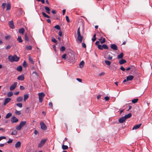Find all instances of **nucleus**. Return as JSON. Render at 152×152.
<instances>
[{
  "instance_id": "1",
  "label": "nucleus",
  "mask_w": 152,
  "mask_h": 152,
  "mask_svg": "<svg viewBox=\"0 0 152 152\" xmlns=\"http://www.w3.org/2000/svg\"><path fill=\"white\" fill-rule=\"evenodd\" d=\"M8 59L10 61L12 62L14 61H18L19 59L20 58L15 55L13 56H9L8 57Z\"/></svg>"
},
{
  "instance_id": "2",
  "label": "nucleus",
  "mask_w": 152,
  "mask_h": 152,
  "mask_svg": "<svg viewBox=\"0 0 152 152\" xmlns=\"http://www.w3.org/2000/svg\"><path fill=\"white\" fill-rule=\"evenodd\" d=\"M26 124V121H22L20 123L19 125L17 126L16 127V129L19 131L21 129L22 127H23Z\"/></svg>"
},
{
  "instance_id": "3",
  "label": "nucleus",
  "mask_w": 152,
  "mask_h": 152,
  "mask_svg": "<svg viewBox=\"0 0 152 152\" xmlns=\"http://www.w3.org/2000/svg\"><path fill=\"white\" fill-rule=\"evenodd\" d=\"M77 39L79 41L80 43L82 42L83 37L81 35L80 33V28H78L77 30Z\"/></svg>"
},
{
  "instance_id": "4",
  "label": "nucleus",
  "mask_w": 152,
  "mask_h": 152,
  "mask_svg": "<svg viewBox=\"0 0 152 152\" xmlns=\"http://www.w3.org/2000/svg\"><path fill=\"white\" fill-rule=\"evenodd\" d=\"M39 102L42 103L43 101V98L45 96V94L43 92H41L38 94Z\"/></svg>"
},
{
  "instance_id": "5",
  "label": "nucleus",
  "mask_w": 152,
  "mask_h": 152,
  "mask_svg": "<svg viewBox=\"0 0 152 152\" xmlns=\"http://www.w3.org/2000/svg\"><path fill=\"white\" fill-rule=\"evenodd\" d=\"M98 48L100 50H102L103 48L105 49H108L107 45L105 44H103L102 45H98Z\"/></svg>"
},
{
  "instance_id": "6",
  "label": "nucleus",
  "mask_w": 152,
  "mask_h": 152,
  "mask_svg": "<svg viewBox=\"0 0 152 152\" xmlns=\"http://www.w3.org/2000/svg\"><path fill=\"white\" fill-rule=\"evenodd\" d=\"M46 141V139H44L41 140L40 142L38 145V147H41L43 145Z\"/></svg>"
},
{
  "instance_id": "7",
  "label": "nucleus",
  "mask_w": 152,
  "mask_h": 152,
  "mask_svg": "<svg viewBox=\"0 0 152 152\" xmlns=\"http://www.w3.org/2000/svg\"><path fill=\"white\" fill-rule=\"evenodd\" d=\"M40 125L41 126V129L43 130H46L47 129V127L45 124L43 122H40Z\"/></svg>"
},
{
  "instance_id": "8",
  "label": "nucleus",
  "mask_w": 152,
  "mask_h": 152,
  "mask_svg": "<svg viewBox=\"0 0 152 152\" xmlns=\"http://www.w3.org/2000/svg\"><path fill=\"white\" fill-rule=\"evenodd\" d=\"M17 83L15 82L10 87V90L11 91L13 90L16 87Z\"/></svg>"
},
{
  "instance_id": "9",
  "label": "nucleus",
  "mask_w": 152,
  "mask_h": 152,
  "mask_svg": "<svg viewBox=\"0 0 152 152\" xmlns=\"http://www.w3.org/2000/svg\"><path fill=\"white\" fill-rule=\"evenodd\" d=\"M18 121V119L15 116H12L11 119L12 123H16Z\"/></svg>"
},
{
  "instance_id": "10",
  "label": "nucleus",
  "mask_w": 152,
  "mask_h": 152,
  "mask_svg": "<svg viewBox=\"0 0 152 152\" xmlns=\"http://www.w3.org/2000/svg\"><path fill=\"white\" fill-rule=\"evenodd\" d=\"M111 48L113 50H118V47L115 44H112L111 45Z\"/></svg>"
},
{
  "instance_id": "11",
  "label": "nucleus",
  "mask_w": 152,
  "mask_h": 152,
  "mask_svg": "<svg viewBox=\"0 0 152 152\" xmlns=\"http://www.w3.org/2000/svg\"><path fill=\"white\" fill-rule=\"evenodd\" d=\"M10 27L11 28L13 29L14 28L15 26L14 25L13 22L12 20H11L9 22V23Z\"/></svg>"
},
{
  "instance_id": "12",
  "label": "nucleus",
  "mask_w": 152,
  "mask_h": 152,
  "mask_svg": "<svg viewBox=\"0 0 152 152\" xmlns=\"http://www.w3.org/2000/svg\"><path fill=\"white\" fill-rule=\"evenodd\" d=\"M24 77L23 75H20L17 77V79L19 80L23 81L24 80Z\"/></svg>"
},
{
  "instance_id": "13",
  "label": "nucleus",
  "mask_w": 152,
  "mask_h": 152,
  "mask_svg": "<svg viewBox=\"0 0 152 152\" xmlns=\"http://www.w3.org/2000/svg\"><path fill=\"white\" fill-rule=\"evenodd\" d=\"M11 99L9 98H6L4 102V105H5L6 104L8 103L9 102L11 101Z\"/></svg>"
},
{
  "instance_id": "14",
  "label": "nucleus",
  "mask_w": 152,
  "mask_h": 152,
  "mask_svg": "<svg viewBox=\"0 0 152 152\" xmlns=\"http://www.w3.org/2000/svg\"><path fill=\"white\" fill-rule=\"evenodd\" d=\"M126 119H125L124 117H122L121 118H120L119 119V122L120 123H122L124 122Z\"/></svg>"
},
{
  "instance_id": "15",
  "label": "nucleus",
  "mask_w": 152,
  "mask_h": 152,
  "mask_svg": "<svg viewBox=\"0 0 152 152\" xmlns=\"http://www.w3.org/2000/svg\"><path fill=\"white\" fill-rule=\"evenodd\" d=\"M134 78V77L132 75H129L126 78L127 81H131Z\"/></svg>"
},
{
  "instance_id": "16",
  "label": "nucleus",
  "mask_w": 152,
  "mask_h": 152,
  "mask_svg": "<svg viewBox=\"0 0 152 152\" xmlns=\"http://www.w3.org/2000/svg\"><path fill=\"white\" fill-rule=\"evenodd\" d=\"M141 124H137L134 126L132 128V130L136 129L138 128H139L141 125Z\"/></svg>"
},
{
  "instance_id": "17",
  "label": "nucleus",
  "mask_w": 152,
  "mask_h": 152,
  "mask_svg": "<svg viewBox=\"0 0 152 152\" xmlns=\"http://www.w3.org/2000/svg\"><path fill=\"white\" fill-rule=\"evenodd\" d=\"M21 145V142L20 141H18L15 144V147L16 148H19Z\"/></svg>"
},
{
  "instance_id": "18",
  "label": "nucleus",
  "mask_w": 152,
  "mask_h": 152,
  "mask_svg": "<svg viewBox=\"0 0 152 152\" xmlns=\"http://www.w3.org/2000/svg\"><path fill=\"white\" fill-rule=\"evenodd\" d=\"M132 69V70H134L135 69V67L134 65L131 66L128 68H126L125 70L127 71L129 70V69Z\"/></svg>"
},
{
  "instance_id": "19",
  "label": "nucleus",
  "mask_w": 152,
  "mask_h": 152,
  "mask_svg": "<svg viewBox=\"0 0 152 152\" xmlns=\"http://www.w3.org/2000/svg\"><path fill=\"white\" fill-rule=\"evenodd\" d=\"M24 32L25 30L23 28H21L19 30V32L22 35L24 34Z\"/></svg>"
},
{
  "instance_id": "20",
  "label": "nucleus",
  "mask_w": 152,
  "mask_h": 152,
  "mask_svg": "<svg viewBox=\"0 0 152 152\" xmlns=\"http://www.w3.org/2000/svg\"><path fill=\"white\" fill-rule=\"evenodd\" d=\"M132 116V114L131 113H129L126 115L124 116V118H125V119H128V118H130Z\"/></svg>"
},
{
  "instance_id": "21",
  "label": "nucleus",
  "mask_w": 152,
  "mask_h": 152,
  "mask_svg": "<svg viewBox=\"0 0 152 152\" xmlns=\"http://www.w3.org/2000/svg\"><path fill=\"white\" fill-rule=\"evenodd\" d=\"M84 62L83 61H82L79 64V67L80 68H82L83 67Z\"/></svg>"
},
{
  "instance_id": "22",
  "label": "nucleus",
  "mask_w": 152,
  "mask_h": 152,
  "mask_svg": "<svg viewBox=\"0 0 152 152\" xmlns=\"http://www.w3.org/2000/svg\"><path fill=\"white\" fill-rule=\"evenodd\" d=\"M16 69L18 71L21 72L22 70V66H19L17 67Z\"/></svg>"
},
{
  "instance_id": "23",
  "label": "nucleus",
  "mask_w": 152,
  "mask_h": 152,
  "mask_svg": "<svg viewBox=\"0 0 152 152\" xmlns=\"http://www.w3.org/2000/svg\"><path fill=\"white\" fill-rule=\"evenodd\" d=\"M126 62V61L124 59H122L119 61V63L121 64H122Z\"/></svg>"
},
{
  "instance_id": "24",
  "label": "nucleus",
  "mask_w": 152,
  "mask_h": 152,
  "mask_svg": "<svg viewBox=\"0 0 152 152\" xmlns=\"http://www.w3.org/2000/svg\"><path fill=\"white\" fill-rule=\"evenodd\" d=\"M45 10L46 11V12H47V13H48V14H50V10L49 7H45Z\"/></svg>"
},
{
  "instance_id": "25",
  "label": "nucleus",
  "mask_w": 152,
  "mask_h": 152,
  "mask_svg": "<svg viewBox=\"0 0 152 152\" xmlns=\"http://www.w3.org/2000/svg\"><path fill=\"white\" fill-rule=\"evenodd\" d=\"M23 99V98L21 96H19L17 98V102H21Z\"/></svg>"
},
{
  "instance_id": "26",
  "label": "nucleus",
  "mask_w": 152,
  "mask_h": 152,
  "mask_svg": "<svg viewBox=\"0 0 152 152\" xmlns=\"http://www.w3.org/2000/svg\"><path fill=\"white\" fill-rule=\"evenodd\" d=\"M123 54L122 53H121L120 54L118 55V59H121L123 58Z\"/></svg>"
},
{
  "instance_id": "27",
  "label": "nucleus",
  "mask_w": 152,
  "mask_h": 152,
  "mask_svg": "<svg viewBox=\"0 0 152 152\" xmlns=\"http://www.w3.org/2000/svg\"><path fill=\"white\" fill-rule=\"evenodd\" d=\"M12 114L11 113H8L7 114L5 117V118H9L10 117L12 116Z\"/></svg>"
},
{
  "instance_id": "28",
  "label": "nucleus",
  "mask_w": 152,
  "mask_h": 152,
  "mask_svg": "<svg viewBox=\"0 0 152 152\" xmlns=\"http://www.w3.org/2000/svg\"><path fill=\"white\" fill-rule=\"evenodd\" d=\"M10 8H11L10 4H7V6H6V10H9L10 9Z\"/></svg>"
},
{
  "instance_id": "29",
  "label": "nucleus",
  "mask_w": 152,
  "mask_h": 152,
  "mask_svg": "<svg viewBox=\"0 0 152 152\" xmlns=\"http://www.w3.org/2000/svg\"><path fill=\"white\" fill-rule=\"evenodd\" d=\"M28 59L29 61L32 64H34V61L33 60V58L29 56L28 57Z\"/></svg>"
},
{
  "instance_id": "30",
  "label": "nucleus",
  "mask_w": 152,
  "mask_h": 152,
  "mask_svg": "<svg viewBox=\"0 0 152 152\" xmlns=\"http://www.w3.org/2000/svg\"><path fill=\"white\" fill-rule=\"evenodd\" d=\"M42 15L45 17L47 18H50V16L46 14L45 12H42Z\"/></svg>"
},
{
  "instance_id": "31",
  "label": "nucleus",
  "mask_w": 152,
  "mask_h": 152,
  "mask_svg": "<svg viewBox=\"0 0 152 152\" xmlns=\"http://www.w3.org/2000/svg\"><path fill=\"white\" fill-rule=\"evenodd\" d=\"M62 148L63 150H66L68 148V147L66 145H63L62 146Z\"/></svg>"
},
{
  "instance_id": "32",
  "label": "nucleus",
  "mask_w": 152,
  "mask_h": 152,
  "mask_svg": "<svg viewBox=\"0 0 152 152\" xmlns=\"http://www.w3.org/2000/svg\"><path fill=\"white\" fill-rule=\"evenodd\" d=\"M13 95V93L12 91L9 92L7 94V96L8 97H10L12 96Z\"/></svg>"
},
{
  "instance_id": "33",
  "label": "nucleus",
  "mask_w": 152,
  "mask_h": 152,
  "mask_svg": "<svg viewBox=\"0 0 152 152\" xmlns=\"http://www.w3.org/2000/svg\"><path fill=\"white\" fill-rule=\"evenodd\" d=\"M18 41L19 42H23V40L21 38V37L20 36H18V38L17 39Z\"/></svg>"
},
{
  "instance_id": "34",
  "label": "nucleus",
  "mask_w": 152,
  "mask_h": 152,
  "mask_svg": "<svg viewBox=\"0 0 152 152\" xmlns=\"http://www.w3.org/2000/svg\"><path fill=\"white\" fill-rule=\"evenodd\" d=\"M66 56L67 54L66 53H64L63 54V55L62 56L61 58L64 59V60H66Z\"/></svg>"
},
{
  "instance_id": "35",
  "label": "nucleus",
  "mask_w": 152,
  "mask_h": 152,
  "mask_svg": "<svg viewBox=\"0 0 152 152\" xmlns=\"http://www.w3.org/2000/svg\"><path fill=\"white\" fill-rule=\"evenodd\" d=\"M104 62L107 65L110 66L111 64V62L109 61L105 60Z\"/></svg>"
},
{
  "instance_id": "36",
  "label": "nucleus",
  "mask_w": 152,
  "mask_h": 152,
  "mask_svg": "<svg viewBox=\"0 0 152 152\" xmlns=\"http://www.w3.org/2000/svg\"><path fill=\"white\" fill-rule=\"evenodd\" d=\"M28 95L27 94H26L24 95V101H25L28 98Z\"/></svg>"
},
{
  "instance_id": "37",
  "label": "nucleus",
  "mask_w": 152,
  "mask_h": 152,
  "mask_svg": "<svg viewBox=\"0 0 152 152\" xmlns=\"http://www.w3.org/2000/svg\"><path fill=\"white\" fill-rule=\"evenodd\" d=\"M18 133L17 131L16 130H14L11 133V134L12 135H15L17 134Z\"/></svg>"
},
{
  "instance_id": "38",
  "label": "nucleus",
  "mask_w": 152,
  "mask_h": 152,
  "mask_svg": "<svg viewBox=\"0 0 152 152\" xmlns=\"http://www.w3.org/2000/svg\"><path fill=\"white\" fill-rule=\"evenodd\" d=\"M32 47L31 46H27L26 47V49L28 50H31L32 49Z\"/></svg>"
},
{
  "instance_id": "39",
  "label": "nucleus",
  "mask_w": 152,
  "mask_h": 152,
  "mask_svg": "<svg viewBox=\"0 0 152 152\" xmlns=\"http://www.w3.org/2000/svg\"><path fill=\"white\" fill-rule=\"evenodd\" d=\"M65 50V48L63 46L61 47L60 48V50L61 51H63Z\"/></svg>"
},
{
  "instance_id": "40",
  "label": "nucleus",
  "mask_w": 152,
  "mask_h": 152,
  "mask_svg": "<svg viewBox=\"0 0 152 152\" xmlns=\"http://www.w3.org/2000/svg\"><path fill=\"white\" fill-rule=\"evenodd\" d=\"M138 99H134L132 100V102L133 103H134V104L135 103L137 102V101H138Z\"/></svg>"
},
{
  "instance_id": "41",
  "label": "nucleus",
  "mask_w": 152,
  "mask_h": 152,
  "mask_svg": "<svg viewBox=\"0 0 152 152\" xmlns=\"http://www.w3.org/2000/svg\"><path fill=\"white\" fill-rule=\"evenodd\" d=\"M54 28L56 29L60 30L61 29L60 27L58 25H56L54 26Z\"/></svg>"
},
{
  "instance_id": "42",
  "label": "nucleus",
  "mask_w": 152,
  "mask_h": 152,
  "mask_svg": "<svg viewBox=\"0 0 152 152\" xmlns=\"http://www.w3.org/2000/svg\"><path fill=\"white\" fill-rule=\"evenodd\" d=\"M16 105L20 108L22 107V104L21 103H18L16 104Z\"/></svg>"
},
{
  "instance_id": "43",
  "label": "nucleus",
  "mask_w": 152,
  "mask_h": 152,
  "mask_svg": "<svg viewBox=\"0 0 152 152\" xmlns=\"http://www.w3.org/2000/svg\"><path fill=\"white\" fill-rule=\"evenodd\" d=\"M25 39L26 41H29V38L27 37L26 34L25 35Z\"/></svg>"
},
{
  "instance_id": "44",
  "label": "nucleus",
  "mask_w": 152,
  "mask_h": 152,
  "mask_svg": "<svg viewBox=\"0 0 152 152\" xmlns=\"http://www.w3.org/2000/svg\"><path fill=\"white\" fill-rule=\"evenodd\" d=\"M15 113L16 115H19L20 114V112L19 111L16 110L15 111Z\"/></svg>"
},
{
  "instance_id": "45",
  "label": "nucleus",
  "mask_w": 152,
  "mask_h": 152,
  "mask_svg": "<svg viewBox=\"0 0 152 152\" xmlns=\"http://www.w3.org/2000/svg\"><path fill=\"white\" fill-rule=\"evenodd\" d=\"M27 63L25 61H24L23 63V65L24 67H26L27 66Z\"/></svg>"
},
{
  "instance_id": "46",
  "label": "nucleus",
  "mask_w": 152,
  "mask_h": 152,
  "mask_svg": "<svg viewBox=\"0 0 152 152\" xmlns=\"http://www.w3.org/2000/svg\"><path fill=\"white\" fill-rule=\"evenodd\" d=\"M96 34H95L93 36V38H92V40L93 42L96 39Z\"/></svg>"
},
{
  "instance_id": "47",
  "label": "nucleus",
  "mask_w": 152,
  "mask_h": 152,
  "mask_svg": "<svg viewBox=\"0 0 152 152\" xmlns=\"http://www.w3.org/2000/svg\"><path fill=\"white\" fill-rule=\"evenodd\" d=\"M13 141V140L11 139H9V140L8 141H7V143H11Z\"/></svg>"
},
{
  "instance_id": "48",
  "label": "nucleus",
  "mask_w": 152,
  "mask_h": 152,
  "mask_svg": "<svg viewBox=\"0 0 152 152\" xmlns=\"http://www.w3.org/2000/svg\"><path fill=\"white\" fill-rule=\"evenodd\" d=\"M51 40L53 42L55 43H56L57 42L56 40L54 38H52V39Z\"/></svg>"
},
{
  "instance_id": "49",
  "label": "nucleus",
  "mask_w": 152,
  "mask_h": 152,
  "mask_svg": "<svg viewBox=\"0 0 152 152\" xmlns=\"http://www.w3.org/2000/svg\"><path fill=\"white\" fill-rule=\"evenodd\" d=\"M107 59L109 60H111L112 59V57L110 55H108L107 57Z\"/></svg>"
},
{
  "instance_id": "50",
  "label": "nucleus",
  "mask_w": 152,
  "mask_h": 152,
  "mask_svg": "<svg viewBox=\"0 0 152 152\" xmlns=\"http://www.w3.org/2000/svg\"><path fill=\"white\" fill-rule=\"evenodd\" d=\"M6 137L5 136L0 137V141L3 139H6Z\"/></svg>"
},
{
  "instance_id": "51",
  "label": "nucleus",
  "mask_w": 152,
  "mask_h": 152,
  "mask_svg": "<svg viewBox=\"0 0 152 152\" xmlns=\"http://www.w3.org/2000/svg\"><path fill=\"white\" fill-rule=\"evenodd\" d=\"M32 75L35 74V75H36V76H37V77H38V76H39L38 74L35 71L33 72L32 73Z\"/></svg>"
},
{
  "instance_id": "52",
  "label": "nucleus",
  "mask_w": 152,
  "mask_h": 152,
  "mask_svg": "<svg viewBox=\"0 0 152 152\" xmlns=\"http://www.w3.org/2000/svg\"><path fill=\"white\" fill-rule=\"evenodd\" d=\"M6 5V4L5 3H3L2 4L1 6L3 9H4Z\"/></svg>"
},
{
  "instance_id": "53",
  "label": "nucleus",
  "mask_w": 152,
  "mask_h": 152,
  "mask_svg": "<svg viewBox=\"0 0 152 152\" xmlns=\"http://www.w3.org/2000/svg\"><path fill=\"white\" fill-rule=\"evenodd\" d=\"M120 69L123 71H125V69L122 66H121V67H120Z\"/></svg>"
},
{
  "instance_id": "54",
  "label": "nucleus",
  "mask_w": 152,
  "mask_h": 152,
  "mask_svg": "<svg viewBox=\"0 0 152 152\" xmlns=\"http://www.w3.org/2000/svg\"><path fill=\"white\" fill-rule=\"evenodd\" d=\"M105 41V39L104 38H103V39L100 42L101 44L103 43Z\"/></svg>"
},
{
  "instance_id": "55",
  "label": "nucleus",
  "mask_w": 152,
  "mask_h": 152,
  "mask_svg": "<svg viewBox=\"0 0 152 152\" xmlns=\"http://www.w3.org/2000/svg\"><path fill=\"white\" fill-rule=\"evenodd\" d=\"M104 99L106 101H107L109 100V97L108 96H106L105 97Z\"/></svg>"
},
{
  "instance_id": "56",
  "label": "nucleus",
  "mask_w": 152,
  "mask_h": 152,
  "mask_svg": "<svg viewBox=\"0 0 152 152\" xmlns=\"http://www.w3.org/2000/svg\"><path fill=\"white\" fill-rule=\"evenodd\" d=\"M82 46L83 48H86V44L85 43H82Z\"/></svg>"
},
{
  "instance_id": "57",
  "label": "nucleus",
  "mask_w": 152,
  "mask_h": 152,
  "mask_svg": "<svg viewBox=\"0 0 152 152\" xmlns=\"http://www.w3.org/2000/svg\"><path fill=\"white\" fill-rule=\"evenodd\" d=\"M66 20L68 22H69L70 21L69 19V18L68 16H66Z\"/></svg>"
},
{
  "instance_id": "58",
  "label": "nucleus",
  "mask_w": 152,
  "mask_h": 152,
  "mask_svg": "<svg viewBox=\"0 0 152 152\" xmlns=\"http://www.w3.org/2000/svg\"><path fill=\"white\" fill-rule=\"evenodd\" d=\"M37 0L38 1H41L43 4H44L45 2V1L44 0Z\"/></svg>"
},
{
  "instance_id": "59",
  "label": "nucleus",
  "mask_w": 152,
  "mask_h": 152,
  "mask_svg": "<svg viewBox=\"0 0 152 152\" xmlns=\"http://www.w3.org/2000/svg\"><path fill=\"white\" fill-rule=\"evenodd\" d=\"M20 89L22 90H23L25 89V87L23 86H20Z\"/></svg>"
},
{
  "instance_id": "60",
  "label": "nucleus",
  "mask_w": 152,
  "mask_h": 152,
  "mask_svg": "<svg viewBox=\"0 0 152 152\" xmlns=\"http://www.w3.org/2000/svg\"><path fill=\"white\" fill-rule=\"evenodd\" d=\"M7 144V142L0 144V147H3L5 145Z\"/></svg>"
},
{
  "instance_id": "61",
  "label": "nucleus",
  "mask_w": 152,
  "mask_h": 152,
  "mask_svg": "<svg viewBox=\"0 0 152 152\" xmlns=\"http://www.w3.org/2000/svg\"><path fill=\"white\" fill-rule=\"evenodd\" d=\"M58 35L59 36L61 37L62 36V32L61 31H59Z\"/></svg>"
},
{
  "instance_id": "62",
  "label": "nucleus",
  "mask_w": 152,
  "mask_h": 152,
  "mask_svg": "<svg viewBox=\"0 0 152 152\" xmlns=\"http://www.w3.org/2000/svg\"><path fill=\"white\" fill-rule=\"evenodd\" d=\"M10 38V36H6L5 37V39L7 40L9 39Z\"/></svg>"
},
{
  "instance_id": "63",
  "label": "nucleus",
  "mask_w": 152,
  "mask_h": 152,
  "mask_svg": "<svg viewBox=\"0 0 152 152\" xmlns=\"http://www.w3.org/2000/svg\"><path fill=\"white\" fill-rule=\"evenodd\" d=\"M11 47V46L9 45L7 46V47H6V49H10Z\"/></svg>"
},
{
  "instance_id": "64",
  "label": "nucleus",
  "mask_w": 152,
  "mask_h": 152,
  "mask_svg": "<svg viewBox=\"0 0 152 152\" xmlns=\"http://www.w3.org/2000/svg\"><path fill=\"white\" fill-rule=\"evenodd\" d=\"M48 105L49 106H50L52 108L53 107V104H52V102H50L49 103Z\"/></svg>"
}]
</instances>
